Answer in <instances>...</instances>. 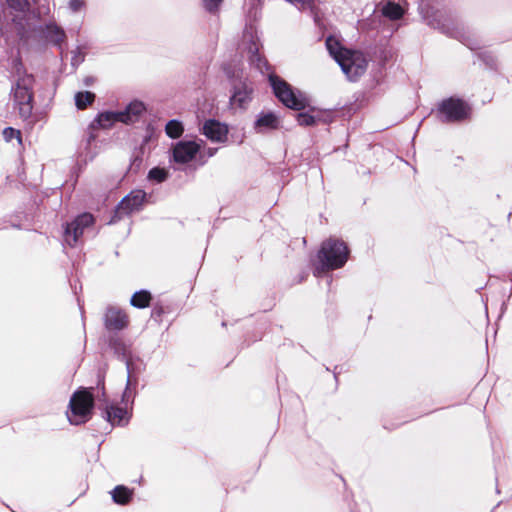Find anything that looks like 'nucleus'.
Listing matches in <instances>:
<instances>
[{"instance_id":"1","label":"nucleus","mask_w":512,"mask_h":512,"mask_svg":"<svg viewBox=\"0 0 512 512\" xmlns=\"http://www.w3.org/2000/svg\"><path fill=\"white\" fill-rule=\"evenodd\" d=\"M326 49L341 67L348 80L356 81L366 72L368 67L366 56L361 51L345 48L339 37H328L326 39Z\"/></svg>"},{"instance_id":"2","label":"nucleus","mask_w":512,"mask_h":512,"mask_svg":"<svg viewBox=\"0 0 512 512\" xmlns=\"http://www.w3.org/2000/svg\"><path fill=\"white\" fill-rule=\"evenodd\" d=\"M269 82L272 86L275 96L286 107L301 110L310 104L308 96L300 91H295L292 87L280 77L270 74Z\"/></svg>"},{"instance_id":"3","label":"nucleus","mask_w":512,"mask_h":512,"mask_svg":"<svg viewBox=\"0 0 512 512\" xmlns=\"http://www.w3.org/2000/svg\"><path fill=\"white\" fill-rule=\"evenodd\" d=\"M33 83L32 75L24 74L17 78L12 87V99L15 108L18 109L19 115L24 119L32 113Z\"/></svg>"},{"instance_id":"4","label":"nucleus","mask_w":512,"mask_h":512,"mask_svg":"<svg viewBox=\"0 0 512 512\" xmlns=\"http://www.w3.org/2000/svg\"><path fill=\"white\" fill-rule=\"evenodd\" d=\"M94 399L92 394L86 390L75 392L69 403L67 412L68 421L72 425H79L87 422L92 415Z\"/></svg>"},{"instance_id":"5","label":"nucleus","mask_w":512,"mask_h":512,"mask_svg":"<svg viewBox=\"0 0 512 512\" xmlns=\"http://www.w3.org/2000/svg\"><path fill=\"white\" fill-rule=\"evenodd\" d=\"M348 248L345 243L338 239H328L322 245V270L338 269L348 259Z\"/></svg>"},{"instance_id":"6","label":"nucleus","mask_w":512,"mask_h":512,"mask_svg":"<svg viewBox=\"0 0 512 512\" xmlns=\"http://www.w3.org/2000/svg\"><path fill=\"white\" fill-rule=\"evenodd\" d=\"M239 49L241 53L246 54L252 65H255L261 72L267 67V63L259 54L260 45L257 32L254 27H246Z\"/></svg>"},{"instance_id":"7","label":"nucleus","mask_w":512,"mask_h":512,"mask_svg":"<svg viewBox=\"0 0 512 512\" xmlns=\"http://www.w3.org/2000/svg\"><path fill=\"white\" fill-rule=\"evenodd\" d=\"M254 89L247 80L234 82L230 89L229 108L234 112L245 111L253 100Z\"/></svg>"},{"instance_id":"8","label":"nucleus","mask_w":512,"mask_h":512,"mask_svg":"<svg viewBox=\"0 0 512 512\" xmlns=\"http://www.w3.org/2000/svg\"><path fill=\"white\" fill-rule=\"evenodd\" d=\"M469 113L467 104L459 99H447L439 107V116L442 121H459L468 117Z\"/></svg>"},{"instance_id":"9","label":"nucleus","mask_w":512,"mask_h":512,"mask_svg":"<svg viewBox=\"0 0 512 512\" xmlns=\"http://www.w3.org/2000/svg\"><path fill=\"white\" fill-rule=\"evenodd\" d=\"M202 140H183L177 142L172 149V159L176 163L185 164L192 161L200 152Z\"/></svg>"},{"instance_id":"10","label":"nucleus","mask_w":512,"mask_h":512,"mask_svg":"<svg viewBox=\"0 0 512 512\" xmlns=\"http://www.w3.org/2000/svg\"><path fill=\"white\" fill-rule=\"evenodd\" d=\"M201 133L212 142L224 143L228 138V125L215 119L206 120L201 128Z\"/></svg>"},{"instance_id":"11","label":"nucleus","mask_w":512,"mask_h":512,"mask_svg":"<svg viewBox=\"0 0 512 512\" xmlns=\"http://www.w3.org/2000/svg\"><path fill=\"white\" fill-rule=\"evenodd\" d=\"M145 197L146 193L142 190L132 191L120 202L117 212L119 214H129L138 210L142 206Z\"/></svg>"},{"instance_id":"12","label":"nucleus","mask_w":512,"mask_h":512,"mask_svg":"<svg viewBox=\"0 0 512 512\" xmlns=\"http://www.w3.org/2000/svg\"><path fill=\"white\" fill-rule=\"evenodd\" d=\"M128 316L117 308H109L105 315V324L108 329L121 330L128 325Z\"/></svg>"},{"instance_id":"13","label":"nucleus","mask_w":512,"mask_h":512,"mask_svg":"<svg viewBox=\"0 0 512 512\" xmlns=\"http://www.w3.org/2000/svg\"><path fill=\"white\" fill-rule=\"evenodd\" d=\"M279 117L273 112H262L257 116L254 128L258 133L274 130L279 127Z\"/></svg>"},{"instance_id":"14","label":"nucleus","mask_w":512,"mask_h":512,"mask_svg":"<svg viewBox=\"0 0 512 512\" xmlns=\"http://www.w3.org/2000/svg\"><path fill=\"white\" fill-rule=\"evenodd\" d=\"M146 107L143 102L134 100L130 102L125 110L119 111L121 123L130 124L135 122L139 116L145 111Z\"/></svg>"},{"instance_id":"15","label":"nucleus","mask_w":512,"mask_h":512,"mask_svg":"<svg viewBox=\"0 0 512 512\" xmlns=\"http://www.w3.org/2000/svg\"><path fill=\"white\" fill-rule=\"evenodd\" d=\"M106 415L108 421L112 425H125L128 423L130 417L127 410L116 406L108 407L106 410Z\"/></svg>"},{"instance_id":"16","label":"nucleus","mask_w":512,"mask_h":512,"mask_svg":"<svg viewBox=\"0 0 512 512\" xmlns=\"http://www.w3.org/2000/svg\"><path fill=\"white\" fill-rule=\"evenodd\" d=\"M117 122H121L119 111H105L97 116L93 125L96 124L99 128L108 129Z\"/></svg>"},{"instance_id":"17","label":"nucleus","mask_w":512,"mask_h":512,"mask_svg":"<svg viewBox=\"0 0 512 512\" xmlns=\"http://www.w3.org/2000/svg\"><path fill=\"white\" fill-rule=\"evenodd\" d=\"M84 229L77 225L74 221L67 225L64 233V241L69 246H73L83 234Z\"/></svg>"},{"instance_id":"18","label":"nucleus","mask_w":512,"mask_h":512,"mask_svg":"<svg viewBox=\"0 0 512 512\" xmlns=\"http://www.w3.org/2000/svg\"><path fill=\"white\" fill-rule=\"evenodd\" d=\"M381 12L390 20H398L404 15V8L394 2H388L382 7Z\"/></svg>"},{"instance_id":"19","label":"nucleus","mask_w":512,"mask_h":512,"mask_svg":"<svg viewBox=\"0 0 512 512\" xmlns=\"http://www.w3.org/2000/svg\"><path fill=\"white\" fill-rule=\"evenodd\" d=\"M151 295L148 291L142 290L133 294L131 305L137 308H145L149 306Z\"/></svg>"},{"instance_id":"20","label":"nucleus","mask_w":512,"mask_h":512,"mask_svg":"<svg viewBox=\"0 0 512 512\" xmlns=\"http://www.w3.org/2000/svg\"><path fill=\"white\" fill-rule=\"evenodd\" d=\"M165 132L170 138L177 139L183 134L184 126L182 122L173 119L166 124Z\"/></svg>"},{"instance_id":"21","label":"nucleus","mask_w":512,"mask_h":512,"mask_svg":"<svg viewBox=\"0 0 512 512\" xmlns=\"http://www.w3.org/2000/svg\"><path fill=\"white\" fill-rule=\"evenodd\" d=\"M132 495V491L124 486H117L112 491L113 500L118 504H126Z\"/></svg>"},{"instance_id":"22","label":"nucleus","mask_w":512,"mask_h":512,"mask_svg":"<svg viewBox=\"0 0 512 512\" xmlns=\"http://www.w3.org/2000/svg\"><path fill=\"white\" fill-rule=\"evenodd\" d=\"M95 99V95L92 92H78L75 95V104L78 109H85L88 105L92 104Z\"/></svg>"},{"instance_id":"23","label":"nucleus","mask_w":512,"mask_h":512,"mask_svg":"<svg viewBox=\"0 0 512 512\" xmlns=\"http://www.w3.org/2000/svg\"><path fill=\"white\" fill-rule=\"evenodd\" d=\"M64 32L57 26L51 25L47 27V37L54 43H61L64 39Z\"/></svg>"},{"instance_id":"24","label":"nucleus","mask_w":512,"mask_h":512,"mask_svg":"<svg viewBox=\"0 0 512 512\" xmlns=\"http://www.w3.org/2000/svg\"><path fill=\"white\" fill-rule=\"evenodd\" d=\"M203 8L209 13H217L223 0H201Z\"/></svg>"},{"instance_id":"25","label":"nucleus","mask_w":512,"mask_h":512,"mask_svg":"<svg viewBox=\"0 0 512 512\" xmlns=\"http://www.w3.org/2000/svg\"><path fill=\"white\" fill-rule=\"evenodd\" d=\"M3 137L5 141L10 142L13 139H17L18 143L21 144V134L19 130L8 127L3 130Z\"/></svg>"},{"instance_id":"26","label":"nucleus","mask_w":512,"mask_h":512,"mask_svg":"<svg viewBox=\"0 0 512 512\" xmlns=\"http://www.w3.org/2000/svg\"><path fill=\"white\" fill-rule=\"evenodd\" d=\"M297 121L302 126H310L315 124V117L308 112L299 113Z\"/></svg>"},{"instance_id":"27","label":"nucleus","mask_w":512,"mask_h":512,"mask_svg":"<svg viewBox=\"0 0 512 512\" xmlns=\"http://www.w3.org/2000/svg\"><path fill=\"white\" fill-rule=\"evenodd\" d=\"M74 222L85 229L86 227H89L93 223V216L89 213H84L77 217Z\"/></svg>"},{"instance_id":"28","label":"nucleus","mask_w":512,"mask_h":512,"mask_svg":"<svg viewBox=\"0 0 512 512\" xmlns=\"http://www.w3.org/2000/svg\"><path fill=\"white\" fill-rule=\"evenodd\" d=\"M167 173L165 170L160 168H153L149 172V178L154 179L158 182H162L166 179Z\"/></svg>"},{"instance_id":"29","label":"nucleus","mask_w":512,"mask_h":512,"mask_svg":"<svg viewBox=\"0 0 512 512\" xmlns=\"http://www.w3.org/2000/svg\"><path fill=\"white\" fill-rule=\"evenodd\" d=\"M7 2L9 3L11 8L19 10V11H24V9L28 5L27 0H7Z\"/></svg>"},{"instance_id":"30","label":"nucleus","mask_w":512,"mask_h":512,"mask_svg":"<svg viewBox=\"0 0 512 512\" xmlns=\"http://www.w3.org/2000/svg\"><path fill=\"white\" fill-rule=\"evenodd\" d=\"M85 6L83 0H70L69 8L72 12H78Z\"/></svg>"},{"instance_id":"31","label":"nucleus","mask_w":512,"mask_h":512,"mask_svg":"<svg viewBox=\"0 0 512 512\" xmlns=\"http://www.w3.org/2000/svg\"><path fill=\"white\" fill-rule=\"evenodd\" d=\"M217 152V149L216 148H208L207 150L204 151V155L208 156V157H212L215 155V153Z\"/></svg>"}]
</instances>
